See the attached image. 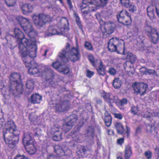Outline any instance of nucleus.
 Returning a JSON list of instances; mask_svg holds the SVG:
<instances>
[{
  "instance_id": "nucleus-1",
  "label": "nucleus",
  "mask_w": 159,
  "mask_h": 159,
  "mask_svg": "<svg viewBox=\"0 0 159 159\" xmlns=\"http://www.w3.org/2000/svg\"><path fill=\"white\" fill-rule=\"evenodd\" d=\"M5 125V129L3 131L4 141L8 147L13 148L18 143L19 139L17 136L20 132L13 121H8Z\"/></svg>"
},
{
  "instance_id": "nucleus-2",
  "label": "nucleus",
  "mask_w": 159,
  "mask_h": 159,
  "mask_svg": "<svg viewBox=\"0 0 159 159\" xmlns=\"http://www.w3.org/2000/svg\"><path fill=\"white\" fill-rule=\"evenodd\" d=\"M14 32L15 38L19 42V52L20 54L25 56L28 53V51L32 50V56L35 57V50L37 48L36 43L34 42L31 43L30 40L25 37L24 34L19 28H16Z\"/></svg>"
},
{
  "instance_id": "nucleus-3",
  "label": "nucleus",
  "mask_w": 159,
  "mask_h": 159,
  "mask_svg": "<svg viewBox=\"0 0 159 159\" xmlns=\"http://www.w3.org/2000/svg\"><path fill=\"white\" fill-rule=\"evenodd\" d=\"M58 57L63 62H67L69 60L75 62L80 59V55L78 48L73 47L70 48V44L67 43L59 53Z\"/></svg>"
},
{
  "instance_id": "nucleus-4",
  "label": "nucleus",
  "mask_w": 159,
  "mask_h": 159,
  "mask_svg": "<svg viewBox=\"0 0 159 159\" xmlns=\"http://www.w3.org/2000/svg\"><path fill=\"white\" fill-rule=\"evenodd\" d=\"M108 0H83L80 9L84 15L92 11H95L99 7H104Z\"/></svg>"
},
{
  "instance_id": "nucleus-5",
  "label": "nucleus",
  "mask_w": 159,
  "mask_h": 159,
  "mask_svg": "<svg viewBox=\"0 0 159 159\" xmlns=\"http://www.w3.org/2000/svg\"><path fill=\"white\" fill-rule=\"evenodd\" d=\"M68 21L65 18H63L58 23L59 27L56 25L50 26L46 31L45 34L47 36L63 34L64 32L68 30Z\"/></svg>"
},
{
  "instance_id": "nucleus-6",
  "label": "nucleus",
  "mask_w": 159,
  "mask_h": 159,
  "mask_svg": "<svg viewBox=\"0 0 159 159\" xmlns=\"http://www.w3.org/2000/svg\"><path fill=\"white\" fill-rule=\"evenodd\" d=\"M37 49V48L35 50V57L32 56L31 52L32 50L28 51L29 52L25 56L22 55L23 61L26 66L29 68L28 72L31 75H34L38 74V75H40L39 73L40 72V71L37 68V65L34 63V61H31L30 58V57L35 58L36 57Z\"/></svg>"
},
{
  "instance_id": "nucleus-7",
  "label": "nucleus",
  "mask_w": 159,
  "mask_h": 159,
  "mask_svg": "<svg viewBox=\"0 0 159 159\" xmlns=\"http://www.w3.org/2000/svg\"><path fill=\"white\" fill-rule=\"evenodd\" d=\"M108 48L111 52L116 51L118 53L125 54V43L122 39L116 37L112 38L108 43Z\"/></svg>"
},
{
  "instance_id": "nucleus-8",
  "label": "nucleus",
  "mask_w": 159,
  "mask_h": 159,
  "mask_svg": "<svg viewBox=\"0 0 159 159\" xmlns=\"http://www.w3.org/2000/svg\"><path fill=\"white\" fill-rule=\"evenodd\" d=\"M17 20L20 23L22 29L31 38H34L37 36V33L32 27L30 20L27 18L19 16L17 17Z\"/></svg>"
},
{
  "instance_id": "nucleus-9",
  "label": "nucleus",
  "mask_w": 159,
  "mask_h": 159,
  "mask_svg": "<svg viewBox=\"0 0 159 159\" xmlns=\"http://www.w3.org/2000/svg\"><path fill=\"white\" fill-rule=\"evenodd\" d=\"M32 19L34 24L38 29L43 27L46 23L52 20V18L49 15L43 13L33 15Z\"/></svg>"
},
{
  "instance_id": "nucleus-10",
  "label": "nucleus",
  "mask_w": 159,
  "mask_h": 159,
  "mask_svg": "<svg viewBox=\"0 0 159 159\" xmlns=\"http://www.w3.org/2000/svg\"><path fill=\"white\" fill-rule=\"evenodd\" d=\"M117 20L120 23L125 25L131 24V19L130 14L125 10L121 11L117 16Z\"/></svg>"
},
{
  "instance_id": "nucleus-11",
  "label": "nucleus",
  "mask_w": 159,
  "mask_h": 159,
  "mask_svg": "<svg viewBox=\"0 0 159 159\" xmlns=\"http://www.w3.org/2000/svg\"><path fill=\"white\" fill-rule=\"evenodd\" d=\"M69 106V103L68 102L57 100L56 101L54 107L57 112H61L67 110Z\"/></svg>"
},
{
  "instance_id": "nucleus-12",
  "label": "nucleus",
  "mask_w": 159,
  "mask_h": 159,
  "mask_svg": "<svg viewBox=\"0 0 159 159\" xmlns=\"http://www.w3.org/2000/svg\"><path fill=\"white\" fill-rule=\"evenodd\" d=\"M134 92L137 94L141 95L144 94L146 92L148 85L143 83H135L133 85Z\"/></svg>"
},
{
  "instance_id": "nucleus-13",
  "label": "nucleus",
  "mask_w": 159,
  "mask_h": 159,
  "mask_svg": "<svg viewBox=\"0 0 159 159\" xmlns=\"http://www.w3.org/2000/svg\"><path fill=\"white\" fill-rule=\"evenodd\" d=\"M68 121L64 124L63 127V129L66 132L71 129L73 125L76 123L78 120L77 116L73 114L70 115L68 117Z\"/></svg>"
},
{
  "instance_id": "nucleus-14",
  "label": "nucleus",
  "mask_w": 159,
  "mask_h": 159,
  "mask_svg": "<svg viewBox=\"0 0 159 159\" xmlns=\"http://www.w3.org/2000/svg\"><path fill=\"white\" fill-rule=\"evenodd\" d=\"M52 66L60 72L63 74H67L69 72L68 66L65 64L62 63L58 61L52 64Z\"/></svg>"
},
{
  "instance_id": "nucleus-15",
  "label": "nucleus",
  "mask_w": 159,
  "mask_h": 159,
  "mask_svg": "<svg viewBox=\"0 0 159 159\" xmlns=\"http://www.w3.org/2000/svg\"><path fill=\"white\" fill-rule=\"evenodd\" d=\"M147 33L150 41L154 44L157 43L158 40L159 34L156 30L152 29L150 32L148 31Z\"/></svg>"
},
{
  "instance_id": "nucleus-16",
  "label": "nucleus",
  "mask_w": 159,
  "mask_h": 159,
  "mask_svg": "<svg viewBox=\"0 0 159 159\" xmlns=\"http://www.w3.org/2000/svg\"><path fill=\"white\" fill-rule=\"evenodd\" d=\"M114 25L113 23L110 22H106L103 27H102V31L103 33H107L110 34L114 31Z\"/></svg>"
},
{
  "instance_id": "nucleus-17",
  "label": "nucleus",
  "mask_w": 159,
  "mask_h": 159,
  "mask_svg": "<svg viewBox=\"0 0 159 159\" xmlns=\"http://www.w3.org/2000/svg\"><path fill=\"white\" fill-rule=\"evenodd\" d=\"M126 59L129 60L124 64V67L126 69V67L131 68L132 67V64L133 63L137 60L135 55L132 53H128L126 56Z\"/></svg>"
},
{
  "instance_id": "nucleus-18",
  "label": "nucleus",
  "mask_w": 159,
  "mask_h": 159,
  "mask_svg": "<svg viewBox=\"0 0 159 159\" xmlns=\"http://www.w3.org/2000/svg\"><path fill=\"white\" fill-rule=\"evenodd\" d=\"M20 7L23 13L27 15L32 11L33 7L32 5L28 3H21Z\"/></svg>"
},
{
  "instance_id": "nucleus-19",
  "label": "nucleus",
  "mask_w": 159,
  "mask_h": 159,
  "mask_svg": "<svg viewBox=\"0 0 159 159\" xmlns=\"http://www.w3.org/2000/svg\"><path fill=\"white\" fill-rule=\"evenodd\" d=\"M52 132L54 133L53 136L54 140L58 141L61 139L62 133L59 131V127L53 126L52 129Z\"/></svg>"
},
{
  "instance_id": "nucleus-20",
  "label": "nucleus",
  "mask_w": 159,
  "mask_h": 159,
  "mask_svg": "<svg viewBox=\"0 0 159 159\" xmlns=\"http://www.w3.org/2000/svg\"><path fill=\"white\" fill-rule=\"evenodd\" d=\"M20 75L17 73H15L12 74L10 78V87L15 84V83H18L20 82Z\"/></svg>"
},
{
  "instance_id": "nucleus-21",
  "label": "nucleus",
  "mask_w": 159,
  "mask_h": 159,
  "mask_svg": "<svg viewBox=\"0 0 159 159\" xmlns=\"http://www.w3.org/2000/svg\"><path fill=\"white\" fill-rule=\"evenodd\" d=\"M45 69V71L43 72L42 71V74L43 75L45 76L46 79L47 80H48L51 79L53 75V72L52 70L45 66L43 67L42 68V70H44Z\"/></svg>"
},
{
  "instance_id": "nucleus-22",
  "label": "nucleus",
  "mask_w": 159,
  "mask_h": 159,
  "mask_svg": "<svg viewBox=\"0 0 159 159\" xmlns=\"http://www.w3.org/2000/svg\"><path fill=\"white\" fill-rule=\"evenodd\" d=\"M23 142L25 146L29 145L33 143L32 137L28 133H25L24 135L23 138Z\"/></svg>"
},
{
  "instance_id": "nucleus-23",
  "label": "nucleus",
  "mask_w": 159,
  "mask_h": 159,
  "mask_svg": "<svg viewBox=\"0 0 159 159\" xmlns=\"http://www.w3.org/2000/svg\"><path fill=\"white\" fill-rule=\"evenodd\" d=\"M81 134L79 132H75L71 133L67 136L68 138L70 139L72 142L75 141V142H79L80 141V137Z\"/></svg>"
},
{
  "instance_id": "nucleus-24",
  "label": "nucleus",
  "mask_w": 159,
  "mask_h": 159,
  "mask_svg": "<svg viewBox=\"0 0 159 159\" xmlns=\"http://www.w3.org/2000/svg\"><path fill=\"white\" fill-rule=\"evenodd\" d=\"M102 96L105 101L111 106H112V104L115 102L114 99L112 98L113 96L109 93L104 92L102 93Z\"/></svg>"
},
{
  "instance_id": "nucleus-25",
  "label": "nucleus",
  "mask_w": 159,
  "mask_h": 159,
  "mask_svg": "<svg viewBox=\"0 0 159 159\" xmlns=\"http://www.w3.org/2000/svg\"><path fill=\"white\" fill-rule=\"evenodd\" d=\"M148 15L151 19H153L155 18L154 7L153 5H151L148 6L147 8Z\"/></svg>"
},
{
  "instance_id": "nucleus-26",
  "label": "nucleus",
  "mask_w": 159,
  "mask_h": 159,
  "mask_svg": "<svg viewBox=\"0 0 159 159\" xmlns=\"http://www.w3.org/2000/svg\"><path fill=\"white\" fill-rule=\"evenodd\" d=\"M42 98V96L36 93L31 96V102L34 103H39L40 102Z\"/></svg>"
},
{
  "instance_id": "nucleus-27",
  "label": "nucleus",
  "mask_w": 159,
  "mask_h": 159,
  "mask_svg": "<svg viewBox=\"0 0 159 159\" xmlns=\"http://www.w3.org/2000/svg\"><path fill=\"white\" fill-rule=\"evenodd\" d=\"M26 151L30 154L32 155L34 154L36 151V149L33 145V143L25 146Z\"/></svg>"
},
{
  "instance_id": "nucleus-28",
  "label": "nucleus",
  "mask_w": 159,
  "mask_h": 159,
  "mask_svg": "<svg viewBox=\"0 0 159 159\" xmlns=\"http://www.w3.org/2000/svg\"><path fill=\"white\" fill-rule=\"evenodd\" d=\"M10 89H11L14 90L15 89L16 91L19 93H21L22 92V85L20 82L18 83H15V84L13 85V86L10 87Z\"/></svg>"
},
{
  "instance_id": "nucleus-29",
  "label": "nucleus",
  "mask_w": 159,
  "mask_h": 159,
  "mask_svg": "<svg viewBox=\"0 0 159 159\" xmlns=\"http://www.w3.org/2000/svg\"><path fill=\"white\" fill-rule=\"evenodd\" d=\"M132 154L131 148L130 146L127 145L125 146V157L126 159L130 158Z\"/></svg>"
},
{
  "instance_id": "nucleus-30",
  "label": "nucleus",
  "mask_w": 159,
  "mask_h": 159,
  "mask_svg": "<svg viewBox=\"0 0 159 159\" xmlns=\"http://www.w3.org/2000/svg\"><path fill=\"white\" fill-rule=\"evenodd\" d=\"M104 121L106 126H109L111 124V118L110 114L107 112L105 113Z\"/></svg>"
},
{
  "instance_id": "nucleus-31",
  "label": "nucleus",
  "mask_w": 159,
  "mask_h": 159,
  "mask_svg": "<svg viewBox=\"0 0 159 159\" xmlns=\"http://www.w3.org/2000/svg\"><path fill=\"white\" fill-rule=\"evenodd\" d=\"M115 126L118 134H122L124 133L125 131V129L121 123L120 122L116 123L115 124Z\"/></svg>"
},
{
  "instance_id": "nucleus-32",
  "label": "nucleus",
  "mask_w": 159,
  "mask_h": 159,
  "mask_svg": "<svg viewBox=\"0 0 159 159\" xmlns=\"http://www.w3.org/2000/svg\"><path fill=\"white\" fill-rule=\"evenodd\" d=\"M100 65L97 70L99 75L103 76L105 75L106 73L105 69L101 61H100Z\"/></svg>"
},
{
  "instance_id": "nucleus-33",
  "label": "nucleus",
  "mask_w": 159,
  "mask_h": 159,
  "mask_svg": "<svg viewBox=\"0 0 159 159\" xmlns=\"http://www.w3.org/2000/svg\"><path fill=\"white\" fill-rule=\"evenodd\" d=\"M54 151L57 155L63 156L65 154V152L61 147L58 145H56L54 147Z\"/></svg>"
},
{
  "instance_id": "nucleus-34",
  "label": "nucleus",
  "mask_w": 159,
  "mask_h": 159,
  "mask_svg": "<svg viewBox=\"0 0 159 159\" xmlns=\"http://www.w3.org/2000/svg\"><path fill=\"white\" fill-rule=\"evenodd\" d=\"M112 85L115 89L119 88L122 85L120 80L118 78H115L113 80Z\"/></svg>"
},
{
  "instance_id": "nucleus-35",
  "label": "nucleus",
  "mask_w": 159,
  "mask_h": 159,
  "mask_svg": "<svg viewBox=\"0 0 159 159\" xmlns=\"http://www.w3.org/2000/svg\"><path fill=\"white\" fill-rule=\"evenodd\" d=\"M27 89L30 90L29 92H31L34 89V82L33 80H28L26 84Z\"/></svg>"
},
{
  "instance_id": "nucleus-36",
  "label": "nucleus",
  "mask_w": 159,
  "mask_h": 159,
  "mask_svg": "<svg viewBox=\"0 0 159 159\" xmlns=\"http://www.w3.org/2000/svg\"><path fill=\"white\" fill-rule=\"evenodd\" d=\"M7 6L10 7L13 6L16 3V0H5Z\"/></svg>"
},
{
  "instance_id": "nucleus-37",
  "label": "nucleus",
  "mask_w": 159,
  "mask_h": 159,
  "mask_svg": "<svg viewBox=\"0 0 159 159\" xmlns=\"http://www.w3.org/2000/svg\"><path fill=\"white\" fill-rule=\"evenodd\" d=\"M130 111L132 114L136 115L139 111V107L137 106H133L131 107Z\"/></svg>"
},
{
  "instance_id": "nucleus-38",
  "label": "nucleus",
  "mask_w": 159,
  "mask_h": 159,
  "mask_svg": "<svg viewBox=\"0 0 159 159\" xmlns=\"http://www.w3.org/2000/svg\"><path fill=\"white\" fill-rule=\"evenodd\" d=\"M139 50L142 51H145V52L147 53L150 50V48L148 47L143 43H142L141 45V47L139 48Z\"/></svg>"
},
{
  "instance_id": "nucleus-39",
  "label": "nucleus",
  "mask_w": 159,
  "mask_h": 159,
  "mask_svg": "<svg viewBox=\"0 0 159 159\" xmlns=\"http://www.w3.org/2000/svg\"><path fill=\"white\" fill-rule=\"evenodd\" d=\"M34 135L36 137L39 136L42 134V131L39 128H36L34 130Z\"/></svg>"
},
{
  "instance_id": "nucleus-40",
  "label": "nucleus",
  "mask_w": 159,
  "mask_h": 159,
  "mask_svg": "<svg viewBox=\"0 0 159 159\" xmlns=\"http://www.w3.org/2000/svg\"><path fill=\"white\" fill-rule=\"evenodd\" d=\"M121 3L123 6L128 7L130 4L129 0H120Z\"/></svg>"
},
{
  "instance_id": "nucleus-41",
  "label": "nucleus",
  "mask_w": 159,
  "mask_h": 159,
  "mask_svg": "<svg viewBox=\"0 0 159 159\" xmlns=\"http://www.w3.org/2000/svg\"><path fill=\"white\" fill-rule=\"evenodd\" d=\"M84 47L86 49L88 50L92 51L93 50V47L92 44L88 42H85Z\"/></svg>"
},
{
  "instance_id": "nucleus-42",
  "label": "nucleus",
  "mask_w": 159,
  "mask_h": 159,
  "mask_svg": "<svg viewBox=\"0 0 159 159\" xmlns=\"http://www.w3.org/2000/svg\"><path fill=\"white\" fill-rule=\"evenodd\" d=\"M144 155L147 159H151L152 158V153L150 151L148 150L146 151L144 153Z\"/></svg>"
},
{
  "instance_id": "nucleus-43",
  "label": "nucleus",
  "mask_w": 159,
  "mask_h": 159,
  "mask_svg": "<svg viewBox=\"0 0 159 159\" xmlns=\"http://www.w3.org/2000/svg\"><path fill=\"white\" fill-rule=\"evenodd\" d=\"M75 15L76 17V23L78 25L80 28L82 30V27L81 24V22L80 21V18L78 16V15L77 14L75 13Z\"/></svg>"
},
{
  "instance_id": "nucleus-44",
  "label": "nucleus",
  "mask_w": 159,
  "mask_h": 159,
  "mask_svg": "<svg viewBox=\"0 0 159 159\" xmlns=\"http://www.w3.org/2000/svg\"><path fill=\"white\" fill-rule=\"evenodd\" d=\"M108 72L111 75H115L116 72V69L113 67L110 68Z\"/></svg>"
},
{
  "instance_id": "nucleus-45",
  "label": "nucleus",
  "mask_w": 159,
  "mask_h": 159,
  "mask_svg": "<svg viewBox=\"0 0 159 159\" xmlns=\"http://www.w3.org/2000/svg\"><path fill=\"white\" fill-rule=\"evenodd\" d=\"M94 74L93 72L92 71L88 69L86 70V76L89 78H91Z\"/></svg>"
},
{
  "instance_id": "nucleus-46",
  "label": "nucleus",
  "mask_w": 159,
  "mask_h": 159,
  "mask_svg": "<svg viewBox=\"0 0 159 159\" xmlns=\"http://www.w3.org/2000/svg\"><path fill=\"white\" fill-rule=\"evenodd\" d=\"M88 58L89 61L92 63L93 65L95 66V61L93 56V55L89 56L88 57Z\"/></svg>"
},
{
  "instance_id": "nucleus-47",
  "label": "nucleus",
  "mask_w": 159,
  "mask_h": 159,
  "mask_svg": "<svg viewBox=\"0 0 159 159\" xmlns=\"http://www.w3.org/2000/svg\"><path fill=\"white\" fill-rule=\"evenodd\" d=\"M128 7L129 8V11L132 12H133L134 11H136L137 9L136 7L135 6L131 5V4H130L129 7Z\"/></svg>"
},
{
  "instance_id": "nucleus-48",
  "label": "nucleus",
  "mask_w": 159,
  "mask_h": 159,
  "mask_svg": "<svg viewBox=\"0 0 159 159\" xmlns=\"http://www.w3.org/2000/svg\"><path fill=\"white\" fill-rule=\"evenodd\" d=\"M94 129L92 127H89L87 130L89 135H92L94 133Z\"/></svg>"
},
{
  "instance_id": "nucleus-49",
  "label": "nucleus",
  "mask_w": 159,
  "mask_h": 159,
  "mask_svg": "<svg viewBox=\"0 0 159 159\" xmlns=\"http://www.w3.org/2000/svg\"><path fill=\"white\" fill-rule=\"evenodd\" d=\"M157 3L156 4L155 7L156 13L159 17V0H157Z\"/></svg>"
},
{
  "instance_id": "nucleus-50",
  "label": "nucleus",
  "mask_w": 159,
  "mask_h": 159,
  "mask_svg": "<svg viewBox=\"0 0 159 159\" xmlns=\"http://www.w3.org/2000/svg\"><path fill=\"white\" fill-rule=\"evenodd\" d=\"M151 116H152V113L149 112L147 111H146L144 115V117L147 118H150Z\"/></svg>"
},
{
  "instance_id": "nucleus-51",
  "label": "nucleus",
  "mask_w": 159,
  "mask_h": 159,
  "mask_svg": "<svg viewBox=\"0 0 159 159\" xmlns=\"http://www.w3.org/2000/svg\"><path fill=\"white\" fill-rule=\"evenodd\" d=\"M138 29L135 27L133 28L132 31V33L133 35H136L138 34Z\"/></svg>"
},
{
  "instance_id": "nucleus-52",
  "label": "nucleus",
  "mask_w": 159,
  "mask_h": 159,
  "mask_svg": "<svg viewBox=\"0 0 159 159\" xmlns=\"http://www.w3.org/2000/svg\"><path fill=\"white\" fill-rule=\"evenodd\" d=\"M120 102V106H123L125 104H126L127 102V101L126 99H123L121 100H119Z\"/></svg>"
},
{
  "instance_id": "nucleus-53",
  "label": "nucleus",
  "mask_w": 159,
  "mask_h": 159,
  "mask_svg": "<svg viewBox=\"0 0 159 159\" xmlns=\"http://www.w3.org/2000/svg\"><path fill=\"white\" fill-rule=\"evenodd\" d=\"M14 159H29L24 155H18Z\"/></svg>"
},
{
  "instance_id": "nucleus-54",
  "label": "nucleus",
  "mask_w": 159,
  "mask_h": 159,
  "mask_svg": "<svg viewBox=\"0 0 159 159\" xmlns=\"http://www.w3.org/2000/svg\"><path fill=\"white\" fill-rule=\"evenodd\" d=\"M155 73V71L154 70L147 69V70L146 75L154 74Z\"/></svg>"
},
{
  "instance_id": "nucleus-55",
  "label": "nucleus",
  "mask_w": 159,
  "mask_h": 159,
  "mask_svg": "<svg viewBox=\"0 0 159 159\" xmlns=\"http://www.w3.org/2000/svg\"><path fill=\"white\" fill-rule=\"evenodd\" d=\"M114 117L120 120H121L123 118V116L119 113H115L114 114Z\"/></svg>"
},
{
  "instance_id": "nucleus-56",
  "label": "nucleus",
  "mask_w": 159,
  "mask_h": 159,
  "mask_svg": "<svg viewBox=\"0 0 159 159\" xmlns=\"http://www.w3.org/2000/svg\"><path fill=\"white\" fill-rule=\"evenodd\" d=\"M147 69L146 68L142 67L140 69V71L142 73L146 75Z\"/></svg>"
},
{
  "instance_id": "nucleus-57",
  "label": "nucleus",
  "mask_w": 159,
  "mask_h": 159,
  "mask_svg": "<svg viewBox=\"0 0 159 159\" xmlns=\"http://www.w3.org/2000/svg\"><path fill=\"white\" fill-rule=\"evenodd\" d=\"M86 150L83 147H81L79 150V151L81 153L84 154V152H85Z\"/></svg>"
},
{
  "instance_id": "nucleus-58",
  "label": "nucleus",
  "mask_w": 159,
  "mask_h": 159,
  "mask_svg": "<svg viewBox=\"0 0 159 159\" xmlns=\"http://www.w3.org/2000/svg\"><path fill=\"white\" fill-rule=\"evenodd\" d=\"M124 141L123 138H120L117 140V143L118 144L121 145Z\"/></svg>"
},
{
  "instance_id": "nucleus-59",
  "label": "nucleus",
  "mask_w": 159,
  "mask_h": 159,
  "mask_svg": "<svg viewBox=\"0 0 159 159\" xmlns=\"http://www.w3.org/2000/svg\"><path fill=\"white\" fill-rule=\"evenodd\" d=\"M152 114V116H159V113L158 112H151Z\"/></svg>"
},
{
  "instance_id": "nucleus-60",
  "label": "nucleus",
  "mask_w": 159,
  "mask_h": 159,
  "mask_svg": "<svg viewBox=\"0 0 159 159\" xmlns=\"http://www.w3.org/2000/svg\"><path fill=\"white\" fill-rule=\"evenodd\" d=\"M47 159H57V157L53 155H50L48 157Z\"/></svg>"
},
{
  "instance_id": "nucleus-61",
  "label": "nucleus",
  "mask_w": 159,
  "mask_h": 159,
  "mask_svg": "<svg viewBox=\"0 0 159 159\" xmlns=\"http://www.w3.org/2000/svg\"><path fill=\"white\" fill-rule=\"evenodd\" d=\"M127 131L126 132V133L127 135V136H129V131H130V129L128 127L126 126V127Z\"/></svg>"
},
{
  "instance_id": "nucleus-62",
  "label": "nucleus",
  "mask_w": 159,
  "mask_h": 159,
  "mask_svg": "<svg viewBox=\"0 0 159 159\" xmlns=\"http://www.w3.org/2000/svg\"><path fill=\"white\" fill-rule=\"evenodd\" d=\"M67 3L70 7H72L71 2L70 0H67Z\"/></svg>"
},
{
  "instance_id": "nucleus-63",
  "label": "nucleus",
  "mask_w": 159,
  "mask_h": 159,
  "mask_svg": "<svg viewBox=\"0 0 159 159\" xmlns=\"http://www.w3.org/2000/svg\"><path fill=\"white\" fill-rule=\"evenodd\" d=\"M48 52V50H46L45 51V53L43 54V56H45L47 55V53Z\"/></svg>"
},
{
  "instance_id": "nucleus-64",
  "label": "nucleus",
  "mask_w": 159,
  "mask_h": 159,
  "mask_svg": "<svg viewBox=\"0 0 159 159\" xmlns=\"http://www.w3.org/2000/svg\"><path fill=\"white\" fill-rule=\"evenodd\" d=\"M117 159H123V158L121 157H117Z\"/></svg>"
}]
</instances>
